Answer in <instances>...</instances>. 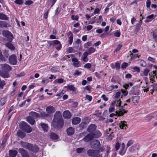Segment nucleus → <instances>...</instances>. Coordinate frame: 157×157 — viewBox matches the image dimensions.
<instances>
[{"label": "nucleus", "mask_w": 157, "mask_h": 157, "mask_svg": "<svg viewBox=\"0 0 157 157\" xmlns=\"http://www.w3.org/2000/svg\"><path fill=\"white\" fill-rule=\"evenodd\" d=\"M64 122L60 112H56L55 114L53 121L52 123L54 127L61 128L63 126Z\"/></svg>", "instance_id": "1"}, {"label": "nucleus", "mask_w": 157, "mask_h": 157, "mask_svg": "<svg viewBox=\"0 0 157 157\" xmlns=\"http://www.w3.org/2000/svg\"><path fill=\"white\" fill-rule=\"evenodd\" d=\"M2 72L7 74L6 77H4V78H7L10 77L9 72L12 70V67L8 64L6 63L1 64L0 65Z\"/></svg>", "instance_id": "2"}, {"label": "nucleus", "mask_w": 157, "mask_h": 157, "mask_svg": "<svg viewBox=\"0 0 157 157\" xmlns=\"http://www.w3.org/2000/svg\"><path fill=\"white\" fill-rule=\"evenodd\" d=\"M48 44L50 48H53L54 45H58L56 47V49L59 51L62 48V46L59 41L57 40H54L52 41H48Z\"/></svg>", "instance_id": "3"}, {"label": "nucleus", "mask_w": 157, "mask_h": 157, "mask_svg": "<svg viewBox=\"0 0 157 157\" xmlns=\"http://www.w3.org/2000/svg\"><path fill=\"white\" fill-rule=\"evenodd\" d=\"M153 67L155 68V70L153 71L152 72H151L149 74V75L150 76L149 78L150 82L152 83L155 82L154 80L155 77L157 79V66L154 65Z\"/></svg>", "instance_id": "4"}, {"label": "nucleus", "mask_w": 157, "mask_h": 157, "mask_svg": "<svg viewBox=\"0 0 157 157\" xmlns=\"http://www.w3.org/2000/svg\"><path fill=\"white\" fill-rule=\"evenodd\" d=\"M20 127L25 132L30 133L32 131L29 125L25 122H22L20 124Z\"/></svg>", "instance_id": "5"}, {"label": "nucleus", "mask_w": 157, "mask_h": 157, "mask_svg": "<svg viewBox=\"0 0 157 157\" xmlns=\"http://www.w3.org/2000/svg\"><path fill=\"white\" fill-rule=\"evenodd\" d=\"M8 60L9 63L10 64L13 65H16L17 62L16 56L15 54L11 55L9 57Z\"/></svg>", "instance_id": "6"}, {"label": "nucleus", "mask_w": 157, "mask_h": 157, "mask_svg": "<svg viewBox=\"0 0 157 157\" xmlns=\"http://www.w3.org/2000/svg\"><path fill=\"white\" fill-rule=\"evenodd\" d=\"M6 54L4 56L2 54V52L0 50V62H5L8 58L9 54L8 52L5 51Z\"/></svg>", "instance_id": "7"}, {"label": "nucleus", "mask_w": 157, "mask_h": 157, "mask_svg": "<svg viewBox=\"0 0 157 157\" xmlns=\"http://www.w3.org/2000/svg\"><path fill=\"white\" fill-rule=\"evenodd\" d=\"M140 148L139 144H135L130 147L128 149V150L130 152L133 153L139 150Z\"/></svg>", "instance_id": "8"}, {"label": "nucleus", "mask_w": 157, "mask_h": 157, "mask_svg": "<svg viewBox=\"0 0 157 157\" xmlns=\"http://www.w3.org/2000/svg\"><path fill=\"white\" fill-rule=\"evenodd\" d=\"M87 153L89 156H96L98 155L99 151L94 150L90 149L88 150Z\"/></svg>", "instance_id": "9"}, {"label": "nucleus", "mask_w": 157, "mask_h": 157, "mask_svg": "<svg viewBox=\"0 0 157 157\" xmlns=\"http://www.w3.org/2000/svg\"><path fill=\"white\" fill-rule=\"evenodd\" d=\"M96 126L95 124H91L87 128V131L90 133L93 134L94 133V131L95 130Z\"/></svg>", "instance_id": "10"}, {"label": "nucleus", "mask_w": 157, "mask_h": 157, "mask_svg": "<svg viewBox=\"0 0 157 157\" xmlns=\"http://www.w3.org/2000/svg\"><path fill=\"white\" fill-rule=\"evenodd\" d=\"M127 111L124 109H118L116 111V115L118 116L123 115L124 113H127Z\"/></svg>", "instance_id": "11"}, {"label": "nucleus", "mask_w": 157, "mask_h": 157, "mask_svg": "<svg viewBox=\"0 0 157 157\" xmlns=\"http://www.w3.org/2000/svg\"><path fill=\"white\" fill-rule=\"evenodd\" d=\"M63 117L66 119H70L71 117V115L70 112L68 110L65 111L63 114Z\"/></svg>", "instance_id": "12"}, {"label": "nucleus", "mask_w": 157, "mask_h": 157, "mask_svg": "<svg viewBox=\"0 0 157 157\" xmlns=\"http://www.w3.org/2000/svg\"><path fill=\"white\" fill-rule=\"evenodd\" d=\"M94 137L92 133H90L86 136L83 138L84 140L86 142H88L92 140Z\"/></svg>", "instance_id": "13"}, {"label": "nucleus", "mask_w": 157, "mask_h": 157, "mask_svg": "<svg viewBox=\"0 0 157 157\" xmlns=\"http://www.w3.org/2000/svg\"><path fill=\"white\" fill-rule=\"evenodd\" d=\"M19 151L23 157H29V155L28 152L25 151L23 149H20Z\"/></svg>", "instance_id": "14"}, {"label": "nucleus", "mask_w": 157, "mask_h": 157, "mask_svg": "<svg viewBox=\"0 0 157 157\" xmlns=\"http://www.w3.org/2000/svg\"><path fill=\"white\" fill-rule=\"evenodd\" d=\"M81 119L78 117H75L72 120V123L73 124L76 125L79 124L81 121Z\"/></svg>", "instance_id": "15"}, {"label": "nucleus", "mask_w": 157, "mask_h": 157, "mask_svg": "<svg viewBox=\"0 0 157 157\" xmlns=\"http://www.w3.org/2000/svg\"><path fill=\"white\" fill-rule=\"evenodd\" d=\"M125 145L124 143H123L121 144L120 150L119 151V154L122 155L124 154L126 151V150H124Z\"/></svg>", "instance_id": "16"}, {"label": "nucleus", "mask_w": 157, "mask_h": 157, "mask_svg": "<svg viewBox=\"0 0 157 157\" xmlns=\"http://www.w3.org/2000/svg\"><path fill=\"white\" fill-rule=\"evenodd\" d=\"M66 132L68 135L71 136L74 133L75 129L72 127H70L67 129Z\"/></svg>", "instance_id": "17"}, {"label": "nucleus", "mask_w": 157, "mask_h": 157, "mask_svg": "<svg viewBox=\"0 0 157 157\" xmlns=\"http://www.w3.org/2000/svg\"><path fill=\"white\" fill-rule=\"evenodd\" d=\"M21 145L23 147L28 149H30L31 147V144H30L24 142H21Z\"/></svg>", "instance_id": "18"}, {"label": "nucleus", "mask_w": 157, "mask_h": 157, "mask_svg": "<svg viewBox=\"0 0 157 157\" xmlns=\"http://www.w3.org/2000/svg\"><path fill=\"white\" fill-rule=\"evenodd\" d=\"M119 126L121 129H126L127 127L126 122L124 121H121L119 123Z\"/></svg>", "instance_id": "19"}, {"label": "nucleus", "mask_w": 157, "mask_h": 157, "mask_svg": "<svg viewBox=\"0 0 157 157\" xmlns=\"http://www.w3.org/2000/svg\"><path fill=\"white\" fill-rule=\"evenodd\" d=\"M6 46L9 49L12 50H14L15 49V47L11 42L6 43L5 44Z\"/></svg>", "instance_id": "20"}, {"label": "nucleus", "mask_w": 157, "mask_h": 157, "mask_svg": "<svg viewBox=\"0 0 157 157\" xmlns=\"http://www.w3.org/2000/svg\"><path fill=\"white\" fill-rule=\"evenodd\" d=\"M89 55L86 52H85L83 53L82 56V60L85 62H87L89 60L87 57Z\"/></svg>", "instance_id": "21"}, {"label": "nucleus", "mask_w": 157, "mask_h": 157, "mask_svg": "<svg viewBox=\"0 0 157 157\" xmlns=\"http://www.w3.org/2000/svg\"><path fill=\"white\" fill-rule=\"evenodd\" d=\"M92 135L94 138H98L101 136V134L99 131L96 130L94 132Z\"/></svg>", "instance_id": "22"}, {"label": "nucleus", "mask_w": 157, "mask_h": 157, "mask_svg": "<svg viewBox=\"0 0 157 157\" xmlns=\"http://www.w3.org/2000/svg\"><path fill=\"white\" fill-rule=\"evenodd\" d=\"M50 137L51 139L56 140L58 139L59 136L54 132H51L50 135Z\"/></svg>", "instance_id": "23"}, {"label": "nucleus", "mask_w": 157, "mask_h": 157, "mask_svg": "<svg viewBox=\"0 0 157 157\" xmlns=\"http://www.w3.org/2000/svg\"><path fill=\"white\" fill-rule=\"evenodd\" d=\"M17 152L16 150H10L9 155L11 157H15L17 155Z\"/></svg>", "instance_id": "24"}, {"label": "nucleus", "mask_w": 157, "mask_h": 157, "mask_svg": "<svg viewBox=\"0 0 157 157\" xmlns=\"http://www.w3.org/2000/svg\"><path fill=\"white\" fill-rule=\"evenodd\" d=\"M55 110L54 109H46V111L47 112L48 114H45L44 116H47L48 115L53 113L55 112ZM44 114H45V113H44L42 115L44 116Z\"/></svg>", "instance_id": "25"}, {"label": "nucleus", "mask_w": 157, "mask_h": 157, "mask_svg": "<svg viewBox=\"0 0 157 157\" xmlns=\"http://www.w3.org/2000/svg\"><path fill=\"white\" fill-rule=\"evenodd\" d=\"M139 98L140 96L137 95L132 97L131 98V99L133 103H138L139 101Z\"/></svg>", "instance_id": "26"}, {"label": "nucleus", "mask_w": 157, "mask_h": 157, "mask_svg": "<svg viewBox=\"0 0 157 157\" xmlns=\"http://www.w3.org/2000/svg\"><path fill=\"white\" fill-rule=\"evenodd\" d=\"M116 101H113L111 104V105L113 106H115V105H116L117 106H121V101L120 100H119L118 101H117V103L116 104Z\"/></svg>", "instance_id": "27"}, {"label": "nucleus", "mask_w": 157, "mask_h": 157, "mask_svg": "<svg viewBox=\"0 0 157 157\" xmlns=\"http://www.w3.org/2000/svg\"><path fill=\"white\" fill-rule=\"evenodd\" d=\"M12 34L11 33L7 30H4L2 31V35L6 37V36H11L10 34Z\"/></svg>", "instance_id": "28"}, {"label": "nucleus", "mask_w": 157, "mask_h": 157, "mask_svg": "<svg viewBox=\"0 0 157 157\" xmlns=\"http://www.w3.org/2000/svg\"><path fill=\"white\" fill-rule=\"evenodd\" d=\"M12 34L11 33L7 30H4L2 31V35L6 37V36H11L10 34Z\"/></svg>", "instance_id": "29"}, {"label": "nucleus", "mask_w": 157, "mask_h": 157, "mask_svg": "<svg viewBox=\"0 0 157 157\" xmlns=\"http://www.w3.org/2000/svg\"><path fill=\"white\" fill-rule=\"evenodd\" d=\"M96 51V49L93 47L89 48L87 50L86 52L88 54L90 55L92 53Z\"/></svg>", "instance_id": "30"}, {"label": "nucleus", "mask_w": 157, "mask_h": 157, "mask_svg": "<svg viewBox=\"0 0 157 157\" xmlns=\"http://www.w3.org/2000/svg\"><path fill=\"white\" fill-rule=\"evenodd\" d=\"M130 60L131 61L135 59L137 57L138 58H139L140 56H138L137 54H134L131 53L130 55Z\"/></svg>", "instance_id": "31"}, {"label": "nucleus", "mask_w": 157, "mask_h": 157, "mask_svg": "<svg viewBox=\"0 0 157 157\" xmlns=\"http://www.w3.org/2000/svg\"><path fill=\"white\" fill-rule=\"evenodd\" d=\"M27 121L31 124L33 125L35 123L34 119L32 117H28L27 118Z\"/></svg>", "instance_id": "32"}, {"label": "nucleus", "mask_w": 157, "mask_h": 157, "mask_svg": "<svg viewBox=\"0 0 157 157\" xmlns=\"http://www.w3.org/2000/svg\"><path fill=\"white\" fill-rule=\"evenodd\" d=\"M72 61L73 62V65L74 66H76L77 67H79V66H78V64H79V62L78 61V59L76 58H73L72 59Z\"/></svg>", "instance_id": "33"}, {"label": "nucleus", "mask_w": 157, "mask_h": 157, "mask_svg": "<svg viewBox=\"0 0 157 157\" xmlns=\"http://www.w3.org/2000/svg\"><path fill=\"white\" fill-rule=\"evenodd\" d=\"M29 150L34 152H36L39 150V148L36 145L33 146L31 145V147L30 149H29Z\"/></svg>", "instance_id": "34"}, {"label": "nucleus", "mask_w": 157, "mask_h": 157, "mask_svg": "<svg viewBox=\"0 0 157 157\" xmlns=\"http://www.w3.org/2000/svg\"><path fill=\"white\" fill-rule=\"evenodd\" d=\"M29 117H32L35 119L38 117V114L36 112H31L29 113Z\"/></svg>", "instance_id": "35"}, {"label": "nucleus", "mask_w": 157, "mask_h": 157, "mask_svg": "<svg viewBox=\"0 0 157 157\" xmlns=\"http://www.w3.org/2000/svg\"><path fill=\"white\" fill-rule=\"evenodd\" d=\"M9 17L3 13H0V19L4 20H8Z\"/></svg>", "instance_id": "36"}, {"label": "nucleus", "mask_w": 157, "mask_h": 157, "mask_svg": "<svg viewBox=\"0 0 157 157\" xmlns=\"http://www.w3.org/2000/svg\"><path fill=\"white\" fill-rule=\"evenodd\" d=\"M8 25L6 21H0V28H6Z\"/></svg>", "instance_id": "37"}, {"label": "nucleus", "mask_w": 157, "mask_h": 157, "mask_svg": "<svg viewBox=\"0 0 157 157\" xmlns=\"http://www.w3.org/2000/svg\"><path fill=\"white\" fill-rule=\"evenodd\" d=\"M57 0H48V6H51L52 7L56 2Z\"/></svg>", "instance_id": "38"}, {"label": "nucleus", "mask_w": 157, "mask_h": 157, "mask_svg": "<svg viewBox=\"0 0 157 157\" xmlns=\"http://www.w3.org/2000/svg\"><path fill=\"white\" fill-rule=\"evenodd\" d=\"M42 128L45 132H47L48 129V127L47 125L44 123H42L40 124Z\"/></svg>", "instance_id": "39"}, {"label": "nucleus", "mask_w": 157, "mask_h": 157, "mask_svg": "<svg viewBox=\"0 0 157 157\" xmlns=\"http://www.w3.org/2000/svg\"><path fill=\"white\" fill-rule=\"evenodd\" d=\"M17 134L18 136L22 138H24L25 136V133L20 130L17 132Z\"/></svg>", "instance_id": "40"}, {"label": "nucleus", "mask_w": 157, "mask_h": 157, "mask_svg": "<svg viewBox=\"0 0 157 157\" xmlns=\"http://www.w3.org/2000/svg\"><path fill=\"white\" fill-rule=\"evenodd\" d=\"M10 36H6L5 38L6 39V41L10 42H12L13 40V35L12 34H10Z\"/></svg>", "instance_id": "41"}, {"label": "nucleus", "mask_w": 157, "mask_h": 157, "mask_svg": "<svg viewBox=\"0 0 157 157\" xmlns=\"http://www.w3.org/2000/svg\"><path fill=\"white\" fill-rule=\"evenodd\" d=\"M6 101V98L5 97L1 98L0 101V105L1 106H3Z\"/></svg>", "instance_id": "42"}, {"label": "nucleus", "mask_w": 157, "mask_h": 157, "mask_svg": "<svg viewBox=\"0 0 157 157\" xmlns=\"http://www.w3.org/2000/svg\"><path fill=\"white\" fill-rule=\"evenodd\" d=\"M149 71L150 70L149 69L146 68L143 71V73L141 75L142 76H147L148 73L149 72Z\"/></svg>", "instance_id": "43"}, {"label": "nucleus", "mask_w": 157, "mask_h": 157, "mask_svg": "<svg viewBox=\"0 0 157 157\" xmlns=\"http://www.w3.org/2000/svg\"><path fill=\"white\" fill-rule=\"evenodd\" d=\"M6 84L5 81L4 80H2L0 78V89H2L3 87Z\"/></svg>", "instance_id": "44"}, {"label": "nucleus", "mask_w": 157, "mask_h": 157, "mask_svg": "<svg viewBox=\"0 0 157 157\" xmlns=\"http://www.w3.org/2000/svg\"><path fill=\"white\" fill-rule=\"evenodd\" d=\"M67 88L71 91H75V88L73 85H69L67 86Z\"/></svg>", "instance_id": "45"}, {"label": "nucleus", "mask_w": 157, "mask_h": 157, "mask_svg": "<svg viewBox=\"0 0 157 157\" xmlns=\"http://www.w3.org/2000/svg\"><path fill=\"white\" fill-rule=\"evenodd\" d=\"M93 143L95 145V146H94V147L96 148L97 147H99L100 145L99 141L98 140L94 141Z\"/></svg>", "instance_id": "46"}, {"label": "nucleus", "mask_w": 157, "mask_h": 157, "mask_svg": "<svg viewBox=\"0 0 157 157\" xmlns=\"http://www.w3.org/2000/svg\"><path fill=\"white\" fill-rule=\"evenodd\" d=\"M90 121V119L88 117H85L82 120V122L85 124H86L89 122Z\"/></svg>", "instance_id": "47"}, {"label": "nucleus", "mask_w": 157, "mask_h": 157, "mask_svg": "<svg viewBox=\"0 0 157 157\" xmlns=\"http://www.w3.org/2000/svg\"><path fill=\"white\" fill-rule=\"evenodd\" d=\"M33 2L31 0H28L26 1L25 3V4L26 6H29L33 4Z\"/></svg>", "instance_id": "48"}, {"label": "nucleus", "mask_w": 157, "mask_h": 157, "mask_svg": "<svg viewBox=\"0 0 157 157\" xmlns=\"http://www.w3.org/2000/svg\"><path fill=\"white\" fill-rule=\"evenodd\" d=\"M51 71L52 72H57L58 71V68L57 67H54L51 69Z\"/></svg>", "instance_id": "49"}, {"label": "nucleus", "mask_w": 157, "mask_h": 157, "mask_svg": "<svg viewBox=\"0 0 157 157\" xmlns=\"http://www.w3.org/2000/svg\"><path fill=\"white\" fill-rule=\"evenodd\" d=\"M92 45L91 41H88L86 43L84 44V47L85 48H87L88 46Z\"/></svg>", "instance_id": "50"}, {"label": "nucleus", "mask_w": 157, "mask_h": 157, "mask_svg": "<svg viewBox=\"0 0 157 157\" xmlns=\"http://www.w3.org/2000/svg\"><path fill=\"white\" fill-rule=\"evenodd\" d=\"M79 17L78 15L75 16L72 15L71 16V19L72 20L78 21V20Z\"/></svg>", "instance_id": "51"}, {"label": "nucleus", "mask_w": 157, "mask_h": 157, "mask_svg": "<svg viewBox=\"0 0 157 157\" xmlns=\"http://www.w3.org/2000/svg\"><path fill=\"white\" fill-rule=\"evenodd\" d=\"M128 63L125 62H124L121 64V67L122 68L124 69L125 68H126L128 67Z\"/></svg>", "instance_id": "52"}, {"label": "nucleus", "mask_w": 157, "mask_h": 157, "mask_svg": "<svg viewBox=\"0 0 157 157\" xmlns=\"http://www.w3.org/2000/svg\"><path fill=\"white\" fill-rule=\"evenodd\" d=\"M122 46V44H119L115 50V52H117L119 51L121 49Z\"/></svg>", "instance_id": "53"}, {"label": "nucleus", "mask_w": 157, "mask_h": 157, "mask_svg": "<svg viewBox=\"0 0 157 157\" xmlns=\"http://www.w3.org/2000/svg\"><path fill=\"white\" fill-rule=\"evenodd\" d=\"M69 44L70 45H71L73 41V36H70L68 39Z\"/></svg>", "instance_id": "54"}, {"label": "nucleus", "mask_w": 157, "mask_h": 157, "mask_svg": "<svg viewBox=\"0 0 157 157\" xmlns=\"http://www.w3.org/2000/svg\"><path fill=\"white\" fill-rule=\"evenodd\" d=\"M14 2L18 5H22L23 3V1L22 0H15Z\"/></svg>", "instance_id": "55"}, {"label": "nucleus", "mask_w": 157, "mask_h": 157, "mask_svg": "<svg viewBox=\"0 0 157 157\" xmlns=\"http://www.w3.org/2000/svg\"><path fill=\"white\" fill-rule=\"evenodd\" d=\"M49 82V79H46L45 78H42V83H47Z\"/></svg>", "instance_id": "56"}, {"label": "nucleus", "mask_w": 157, "mask_h": 157, "mask_svg": "<svg viewBox=\"0 0 157 157\" xmlns=\"http://www.w3.org/2000/svg\"><path fill=\"white\" fill-rule=\"evenodd\" d=\"M49 11H50V9H48L47 10V11L45 12V13H44V16H43V17L44 18H45L46 19L47 18L48 15V14Z\"/></svg>", "instance_id": "57"}, {"label": "nucleus", "mask_w": 157, "mask_h": 157, "mask_svg": "<svg viewBox=\"0 0 157 157\" xmlns=\"http://www.w3.org/2000/svg\"><path fill=\"white\" fill-rule=\"evenodd\" d=\"M121 34L120 32H119L117 30L114 33V35L116 37H119L120 36Z\"/></svg>", "instance_id": "58"}, {"label": "nucleus", "mask_w": 157, "mask_h": 157, "mask_svg": "<svg viewBox=\"0 0 157 157\" xmlns=\"http://www.w3.org/2000/svg\"><path fill=\"white\" fill-rule=\"evenodd\" d=\"M133 143V140H129L127 142V144H126L127 148L129 146H130Z\"/></svg>", "instance_id": "59"}, {"label": "nucleus", "mask_w": 157, "mask_h": 157, "mask_svg": "<svg viewBox=\"0 0 157 157\" xmlns=\"http://www.w3.org/2000/svg\"><path fill=\"white\" fill-rule=\"evenodd\" d=\"M140 65L142 67H145L147 66V64L145 61L142 60L140 62Z\"/></svg>", "instance_id": "60"}, {"label": "nucleus", "mask_w": 157, "mask_h": 157, "mask_svg": "<svg viewBox=\"0 0 157 157\" xmlns=\"http://www.w3.org/2000/svg\"><path fill=\"white\" fill-rule=\"evenodd\" d=\"M7 74L4 72H2L0 70V76L4 78V77H6Z\"/></svg>", "instance_id": "61"}, {"label": "nucleus", "mask_w": 157, "mask_h": 157, "mask_svg": "<svg viewBox=\"0 0 157 157\" xmlns=\"http://www.w3.org/2000/svg\"><path fill=\"white\" fill-rule=\"evenodd\" d=\"M133 69L135 70V71L137 72L138 73H139L140 71V68L137 66L134 67Z\"/></svg>", "instance_id": "62"}, {"label": "nucleus", "mask_w": 157, "mask_h": 157, "mask_svg": "<svg viewBox=\"0 0 157 157\" xmlns=\"http://www.w3.org/2000/svg\"><path fill=\"white\" fill-rule=\"evenodd\" d=\"M84 148H78L77 149L76 151L77 153H80L83 152Z\"/></svg>", "instance_id": "63"}, {"label": "nucleus", "mask_w": 157, "mask_h": 157, "mask_svg": "<svg viewBox=\"0 0 157 157\" xmlns=\"http://www.w3.org/2000/svg\"><path fill=\"white\" fill-rule=\"evenodd\" d=\"M120 64L119 63L117 62L115 63V68H116V69H119L120 68Z\"/></svg>", "instance_id": "64"}]
</instances>
